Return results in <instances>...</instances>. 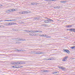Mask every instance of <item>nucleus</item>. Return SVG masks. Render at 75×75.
I'll return each mask as SVG.
<instances>
[{
  "mask_svg": "<svg viewBox=\"0 0 75 75\" xmlns=\"http://www.w3.org/2000/svg\"><path fill=\"white\" fill-rule=\"evenodd\" d=\"M13 65H18V64H25V62H13L11 63Z\"/></svg>",
  "mask_w": 75,
  "mask_h": 75,
  "instance_id": "obj_1",
  "label": "nucleus"
},
{
  "mask_svg": "<svg viewBox=\"0 0 75 75\" xmlns=\"http://www.w3.org/2000/svg\"><path fill=\"white\" fill-rule=\"evenodd\" d=\"M17 10L16 9H10L9 10H8L6 11V13H10L11 12H13V11H16Z\"/></svg>",
  "mask_w": 75,
  "mask_h": 75,
  "instance_id": "obj_2",
  "label": "nucleus"
},
{
  "mask_svg": "<svg viewBox=\"0 0 75 75\" xmlns=\"http://www.w3.org/2000/svg\"><path fill=\"white\" fill-rule=\"evenodd\" d=\"M58 68L61 69H62L63 71H65V68L61 66H59Z\"/></svg>",
  "mask_w": 75,
  "mask_h": 75,
  "instance_id": "obj_3",
  "label": "nucleus"
},
{
  "mask_svg": "<svg viewBox=\"0 0 75 75\" xmlns=\"http://www.w3.org/2000/svg\"><path fill=\"white\" fill-rule=\"evenodd\" d=\"M30 13H31L30 11H23V14H28Z\"/></svg>",
  "mask_w": 75,
  "mask_h": 75,
  "instance_id": "obj_4",
  "label": "nucleus"
},
{
  "mask_svg": "<svg viewBox=\"0 0 75 75\" xmlns=\"http://www.w3.org/2000/svg\"><path fill=\"white\" fill-rule=\"evenodd\" d=\"M68 57H65L62 59V61H66L67 60Z\"/></svg>",
  "mask_w": 75,
  "mask_h": 75,
  "instance_id": "obj_5",
  "label": "nucleus"
},
{
  "mask_svg": "<svg viewBox=\"0 0 75 75\" xmlns=\"http://www.w3.org/2000/svg\"><path fill=\"white\" fill-rule=\"evenodd\" d=\"M17 41H26V40L25 39H17Z\"/></svg>",
  "mask_w": 75,
  "mask_h": 75,
  "instance_id": "obj_6",
  "label": "nucleus"
},
{
  "mask_svg": "<svg viewBox=\"0 0 75 75\" xmlns=\"http://www.w3.org/2000/svg\"><path fill=\"white\" fill-rule=\"evenodd\" d=\"M63 51L64 52H67V53H68V54H69L70 53V52H69V51L68 50H63Z\"/></svg>",
  "mask_w": 75,
  "mask_h": 75,
  "instance_id": "obj_7",
  "label": "nucleus"
},
{
  "mask_svg": "<svg viewBox=\"0 0 75 75\" xmlns=\"http://www.w3.org/2000/svg\"><path fill=\"white\" fill-rule=\"evenodd\" d=\"M71 31H73V32H75V29L74 28H71L69 30Z\"/></svg>",
  "mask_w": 75,
  "mask_h": 75,
  "instance_id": "obj_8",
  "label": "nucleus"
},
{
  "mask_svg": "<svg viewBox=\"0 0 75 75\" xmlns=\"http://www.w3.org/2000/svg\"><path fill=\"white\" fill-rule=\"evenodd\" d=\"M47 21L48 22H53V21H53V20H52V19H48L47 20Z\"/></svg>",
  "mask_w": 75,
  "mask_h": 75,
  "instance_id": "obj_9",
  "label": "nucleus"
},
{
  "mask_svg": "<svg viewBox=\"0 0 75 75\" xmlns=\"http://www.w3.org/2000/svg\"><path fill=\"white\" fill-rule=\"evenodd\" d=\"M61 7L60 6H57L56 7H54V8H61Z\"/></svg>",
  "mask_w": 75,
  "mask_h": 75,
  "instance_id": "obj_10",
  "label": "nucleus"
},
{
  "mask_svg": "<svg viewBox=\"0 0 75 75\" xmlns=\"http://www.w3.org/2000/svg\"><path fill=\"white\" fill-rule=\"evenodd\" d=\"M67 1H62L60 2L61 3H67Z\"/></svg>",
  "mask_w": 75,
  "mask_h": 75,
  "instance_id": "obj_11",
  "label": "nucleus"
},
{
  "mask_svg": "<svg viewBox=\"0 0 75 75\" xmlns=\"http://www.w3.org/2000/svg\"><path fill=\"white\" fill-rule=\"evenodd\" d=\"M37 3H35L34 2H33L31 3V4L32 5H35V4H36V5H37Z\"/></svg>",
  "mask_w": 75,
  "mask_h": 75,
  "instance_id": "obj_12",
  "label": "nucleus"
},
{
  "mask_svg": "<svg viewBox=\"0 0 75 75\" xmlns=\"http://www.w3.org/2000/svg\"><path fill=\"white\" fill-rule=\"evenodd\" d=\"M48 70H44L43 71V72H48Z\"/></svg>",
  "mask_w": 75,
  "mask_h": 75,
  "instance_id": "obj_13",
  "label": "nucleus"
},
{
  "mask_svg": "<svg viewBox=\"0 0 75 75\" xmlns=\"http://www.w3.org/2000/svg\"><path fill=\"white\" fill-rule=\"evenodd\" d=\"M35 54H41V52H39L37 53H35Z\"/></svg>",
  "mask_w": 75,
  "mask_h": 75,
  "instance_id": "obj_14",
  "label": "nucleus"
},
{
  "mask_svg": "<svg viewBox=\"0 0 75 75\" xmlns=\"http://www.w3.org/2000/svg\"><path fill=\"white\" fill-rule=\"evenodd\" d=\"M36 33H42V31L40 30H36Z\"/></svg>",
  "mask_w": 75,
  "mask_h": 75,
  "instance_id": "obj_15",
  "label": "nucleus"
},
{
  "mask_svg": "<svg viewBox=\"0 0 75 75\" xmlns=\"http://www.w3.org/2000/svg\"><path fill=\"white\" fill-rule=\"evenodd\" d=\"M23 67L20 66H18L16 67V68H23Z\"/></svg>",
  "mask_w": 75,
  "mask_h": 75,
  "instance_id": "obj_16",
  "label": "nucleus"
},
{
  "mask_svg": "<svg viewBox=\"0 0 75 75\" xmlns=\"http://www.w3.org/2000/svg\"><path fill=\"white\" fill-rule=\"evenodd\" d=\"M0 27H1L2 28H4V26L3 25H0Z\"/></svg>",
  "mask_w": 75,
  "mask_h": 75,
  "instance_id": "obj_17",
  "label": "nucleus"
},
{
  "mask_svg": "<svg viewBox=\"0 0 75 75\" xmlns=\"http://www.w3.org/2000/svg\"><path fill=\"white\" fill-rule=\"evenodd\" d=\"M16 43H17L18 44H20V43H21V42H19V41H18L16 42Z\"/></svg>",
  "mask_w": 75,
  "mask_h": 75,
  "instance_id": "obj_18",
  "label": "nucleus"
},
{
  "mask_svg": "<svg viewBox=\"0 0 75 75\" xmlns=\"http://www.w3.org/2000/svg\"><path fill=\"white\" fill-rule=\"evenodd\" d=\"M75 47V46H72L71 47V49H74V48Z\"/></svg>",
  "mask_w": 75,
  "mask_h": 75,
  "instance_id": "obj_19",
  "label": "nucleus"
},
{
  "mask_svg": "<svg viewBox=\"0 0 75 75\" xmlns=\"http://www.w3.org/2000/svg\"><path fill=\"white\" fill-rule=\"evenodd\" d=\"M51 59H45V61H48V60H50Z\"/></svg>",
  "mask_w": 75,
  "mask_h": 75,
  "instance_id": "obj_20",
  "label": "nucleus"
},
{
  "mask_svg": "<svg viewBox=\"0 0 75 75\" xmlns=\"http://www.w3.org/2000/svg\"><path fill=\"white\" fill-rule=\"evenodd\" d=\"M16 23H11L10 25H13V24H16Z\"/></svg>",
  "mask_w": 75,
  "mask_h": 75,
  "instance_id": "obj_21",
  "label": "nucleus"
},
{
  "mask_svg": "<svg viewBox=\"0 0 75 75\" xmlns=\"http://www.w3.org/2000/svg\"><path fill=\"white\" fill-rule=\"evenodd\" d=\"M57 72H57V71H55L53 73V74H57Z\"/></svg>",
  "mask_w": 75,
  "mask_h": 75,
  "instance_id": "obj_22",
  "label": "nucleus"
},
{
  "mask_svg": "<svg viewBox=\"0 0 75 75\" xmlns=\"http://www.w3.org/2000/svg\"><path fill=\"white\" fill-rule=\"evenodd\" d=\"M46 1H52V0H46Z\"/></svg>",
  "mask_w": 75,
  "mask_h": 75,
  "instance_id": "obj_23",
  "label": "nucleus"
},
{
  "mask_svg": "<svg viewBox=\"0 0 75 75\" xmlns=\"http://www.w3.org/2000/svg\"><path fill=\"white\" fill-rule=\"evenodd\" d=\"M33 33H36V30H33Z\"/></svg>",
  "mask_w": 75,
  "mask_h": 75,
  "instance_id": "obj_24",
  "label": "nucleus"
},
{
  "mask_svg": "<svg viewBox=\"0 0 75 75\" xmlns=\"http://www.w3.org/2000/svg\"><path fill=\"white\" fill-rule=\"evenodd\" d=\"M13 67L14 68H17V67H16V66H13Z\"/></svg>",
  "mask_w": 75,
  "mask_h": 75,
  "instance_id": "obj_25",
  "label": "nucleus"
},
{
  "mask_svg": "<svg viewBox=\"0 0 75 75\" xmlns=\"http://www.w3.org/2000/svg\"><path fill=\"white\" fill-rule=\"evenodd\" d=\"M33 30H30V31H29V33H30V32L31 33H33Z\"/></svg>",
  "mask_w": 75,
  "mask_h": 75,
  "instance_id": "obj_26",
  "label": "nucleus"
},
{
  "mask_svg": "<svg viewBox=\"0 0 75 75\" xmlns=\"http://www.w3.org/2000/svg\"><path fill=\"white\" fill-rule=\"evenodd\" d=\"M54 59L53 58H50V60H53Z\"/></svg>",
  "mask_w": 75,
  "mask_h": 75,
  "instance_id": "obj_27",
  "label": "nucleus"
},
{
  "mask_svg": "<svg viewBox=\"0 0 75 75\" xmlns=\"http://www.w3.org/2000/svg\"><path fill=\"white\" fill-rule=\"evenodd\" d=\"M20 14H23V12H20Z\"/></svg>",
  "mask_w": 75,
  "mask_h": 75,
  "instance_id": "obj_28",
  "label": "nucleus"
},
{
  "mask_svg": "<svg viewBox=\"0 0 75 75\" xmlns=\"http://www.w3.org/2000/svg\"><path fill=\"white\" fill-rule=\"evenodd\" d=\"M4 21H9V20H5Z\"/></svg>",
  "mask_w": 75,
  "mask_h": 75,
  "instance_id": "obj_29",
  "label": "nucleus"
},
{
  "mask_svg": "<svg viewBox=\"0 0 75 75\" xmlns=\"http://www.w3.org/2000/svg\"><path fill=\"white\" fill-rule=\"evenodd\" d=\"M51 37V36H47V37H46V38H50Z\"/></svg>",
  "mask_w": 75,
  "mask_h": 75,
  "instance_id": "obj_30",
  "label": "nucleus"
},
{
  "mask_svg": "<svg viewBox=\"0 0 75 75\" xmlns=\"http://www.w3.org/2000/svg\"><path fill=\"white\" fill-rule=\"evenodd\" d=\"M72 27V25H69V27Z\"/></svg>",
  "mask_w": 75,
  "mask_h": 75,
  "instance_id": "obj_31",
  "label": "nucleus"
},
{
  "mask_svg": "<svg viewBox=\"0 0 75 75\" xmlns=\"http://www.w3.org/2000/svg\"><path fill=\"white\" fill-rule=\"evenodd\" d=\"M42 26H45V24H43L42 25Z\"/></svg>",
  "mask_w": 75,
  "mask_h": 75,
  "instance_id": "obj_32",
  "label": "nucleus"
},
{
  "mask_svg": "<svg viewBox=\"0 0 75 75\" xmlns=\"http://www.w3.org/2000/svg\"><path fill=\"white\" fill-rule=\"evenodd\" d=\"M44 21V22H45V23H47V22L48 21H47V20H46V21Z\"/></svg>",
  "mask_w": 75,
  "mask_h": 75,
  "instance_id": "obj_33",
  "label": "nucleus"
},
{
  "mask_svg": "<svg viewBox=\"0 0 75 75\" xmlns=\"http://www.w3.org/2000/svg\"><path fill=\"white\" fill-rule=\"evenodd\" d=\"M3 6V5H0V7H2Z\"/></svg>",
  "mask_w": 75,
  "mask_h": 75,
  "instance_id": "obj_34",
  "label": "nucleus"
},
{
  "mask_svg": "<svg viewBox=\"0 0 75 75\" xmlns=\"http://www.w3.org/2000/svg\"><path fill=\"white\" fill-rule=\"evenodd\" d=\"M29 31H29V30H27L26 32H27V33H29Z\"/></svg>",
  "mask_w": 75,
  "mask_h": 75,
  "instance_id": "obj_35",
  "label": "nucleus"
},
{
  "mask_svg": "<svg viewBox=\"0 0 75 75\" xmlns=\"http://www.w3.org/2000/svg\"><path fill=\"white\" fill-rule=\"evenodd\" d=\"M42 37H45V36H44V35H42Z\"/></svg>",
  "mask_w": 75,
  "mask_h": 75,
  "instance_id": "obj_36",
  "label": "nucleus"
},
{
  "mask_svg": "<svg viewBox=\"0 0 75 75\" xmlns=\"http://www.w3.org/2000/svg\"><path fill=\"white\" fill-rule=\"evenodd\" d=\"M27 30H24V31H25V32H27Z\"/></svg>",
  "mask_w": 75,
  "mask_h": 75,
  "instance_id": "obj_37",
  "label": "nucleus"
},
{
  "mask_svg": "<svg viewBox=\"0 0 75 75\" xmlns=\"http://www.w3.org/2000/svg\"><path fill=\"white\" fill-rule=\"evenodd\" d=\"M9 21H12V20H9Z\"/></svg>",
  "mask_w": 75,
  "mask_h": 75,
  "instance_id": "obj_38",
  "label": "nucleus"
},
{
  "mask_svg": "<svg viewBox=\"0 0 75 75\" xmlns=\"http://www.w3.org/2000/svg\"><path fill=\"white\" fill-rule=\"evenodd\" d=\"M16 20L15 19H13V20H12V21H16Z\"/></svg>",
  "mask_w": 75,
  "mask_h": 75,
  "instance_id": "obj_39",
  "label": "nucleus"
},
{
  "mask_svg": "<svg viewBox=\"0 0 75 75\" xmlns=\"http://www.w3.org/2000/svg\"><path fill=\"white\" fill-rule=\"evenodd\" d=\"M33 34V35H32V36H33V35H34V34Z\"/></svg>",
  "mask_w": 75,
  "mask_h": 75,
  "instance_id": "obj_40",
  "label": "nucleus"
},
{
  "mask_svg": "<svg viewBox=\"0 0 75 75\" xmlns=\"http://www.w3.org/2000/svg\"><path fill=\"white\" fill-rule=\"evenodd\" d=\"M23 51V50H20V51Z\"/></svg>",
  "mask_w": 75,
  "mask_h": 75,
  "instance_id": "obj_41",
  "label": "nucleus"
},
{
  "mask_svg": "<svg viewBox=\"0 0 75 75\" xmlns=\"http://www.w3.org/2000/svg\"><path fill=\"white\" fill-rule=\"evenodd\" d=\"M52 1H55V0H52Z\"/></svg>",
  "mask_w": 75,
  "mask_h": 75,
  "instance_id": "obj_42",
  "label": "nucleus"
},
{
  "mask_svg": "<svg viewBox=\"0 0 75 75\" xmlns=\"http://www.w3.org/2000/svg\"><path fill=\"white\" fill-rule=\"evenodd\" d=\"M39 36H40V37H42V35H39Z\"/></svg>",
  "mask_w": 75,
  "mask_h": 75,
  "instance_id": "obj_43",
  "label": "nucleus"
},
{
  "mask_svg": "<svg viewBox=\"0 0 75 75\" xmlns=\"http://www.w3.org/2000/svg\"><path fill=\"white\" fill-rule=\"evenodd\" d=\"M35 51H34L33 52V53H34V54H35Z\"/></svg>",
  "mask_w": 75,
  "mask_h": 75,
  "instance_id": "obj_44",
  "label": "nucleus"
},
{
  "mask_svg": "<svg viewBox=\"0 0 75 75\" xmlns=\"http://www.w3.org/2000/svg\"><path fill=\"white\" fill-rule=\"evenodd\" d=\"M1 21H3V20L0 21V22H1Z\"/></svg>",
  "mask_w": 75,
  "mask_h": 75,
  "instance_id": "obj_45",
  "label": "nucleus"
},
{
  "mask_svg": "<svg viewBox=\"0 0 75 75\" xmlns=\"http://www.w3.org/2000/svg\"><path fill=\"white\" fill-rule=\"evenodd\" d=\"M15 31H17V30L15 29Z\"/></svg>",
  "mask_w": 75,
  "mask_h": 75,
  "instance_id": "obj_46",
  "label": "nucleus"
},
{
  "mask_svg": "<svg viewBox=\"0 0 75 75\" xmlns=\"http://www.w3.org/2000/svg\"><path fill=\"white\" fill-rule=\"evenodd\" d=\"M67 27H69V26H67Z\"/></svg>",
  "mask_w": 75,
  "mask_h": 75,
  "instance_id": "obj_47",
  "label": "nucleus"
},
{
  "mask_svg": "<svg viewBox=\"0 0 75 75\" xmlns=\"http://www.w3.org/2000/svg\"><path fill=\"white\" fill-rule=\"evenodd\" d=\"M37 18H35V20H36V19H37Z\"/></svg>",
  "mask_w": 75,
  "mask_h": 75,
  "instance_id": "obj_48",
  "label": "nucleus"
},
{
  "mask_svg": "<svg viewBox=\"0 0 75 75\" xmlns=\"http://www.w3.org/2000/svg\"><path fill=\"white\" fill-rule=\"evenodd\" d=\"M10 24H11V23H9L8 25H10Z\"/></svg>",
  "mask_w": 75,
  "mask_h": 75,
  "instance_id": "obj_49",
  "label": "nucleus"
},
{
  "mask_svg": "<svg viewBox=\"0 0 75 75\" xmlns=\"http://www.w3.org/2000/svg\"><path fill=\"white\" fill-rule=\"evenodd\" d=\"M34 36H35V35H37L36 34H35V35H34Z\"/></svg>",
  "mask_w": 75,
  "mask_h": 75,
  "instance_id": "obj_50",
  "label": "nucleus"
},
{
  "mask_svg": "<svg viewBox=\"0 0 75 75\" xmlns=\"http://www.w3.org/2000/svg\"><path fill=\"white\" fill-rule=\"evenodd\" d=\"M47 26V25H45V26Z\"/></svg>",
  "mask_w": 75,
  "mask_h": 75,
  "instance_id": "obj_51",
  "label": "nucleus"
},
{
  "mask_svg": "<svg viewBox=\"0 0 75 75\" xmlns=\"http://www.w3.org/2000/svg\"><path fill=\"white\" fill-rule=\"evenodd\" d=\"M67 30H69V29H67Z\"/></svg>",
  "mask_w": 75,
  "mask_h": 75,
  "instance_id": "obj_52",
  "label": "nucleus"
},
{
  "mask_svg": "<svg viewBox=\"0 0 75 75\" xmlns=\"http://www.w3.org/2000/svg\"><path fill=\"white\" fill-rule=\"evenodd\" d=\"M29 34V35H31V34Z\"/></svg>",
  "mask_w": 75,
  "mask_h": 75,
  "instance_id": "obj_53",
  "label": "nucleus"
},
{
  "mask_svg": "<svg viewBox=\"0 0 75 75\" xmlns=\"http://www.w3.org/2000/svg\"><path fill=\"white\" fill-rule=\"evenodd\" d=\"M46 23H48V22H46Z\"/></svg>",
  "mask_w": 75,
  "mask_h": 75,
  "instance_id": "obj_54",
  "label": "nucleus"
},
{
  "mask_svg": "<svg viewBox=\"0 0 75 75\" xmlns=\"http://www.w3.org/2000/svg\"><path fill=\"white\" fill-rule=\"evenodd\" d=\"M46 35H45V36H46Z\"/></svg>",
  "mask_w": 75,
  "mask_h": 75,
  "instance_id": "obj_55",
  "label": "nucleus"
},
{
  "mask_svg": "<svg viewBox=\"0 0 75 75\" xmlns=\"http://www.w3.org/2000/svg\"><path fill=\"white\" fill-rule=\"evenodd\" d=\"M47 18V19H48V18Z\"/></svg>",
  "mask_w": 75,
  "mask_h": 75,
  "instance_id": "obj_56",
  "label": "nucleus"
}]
</instances>
